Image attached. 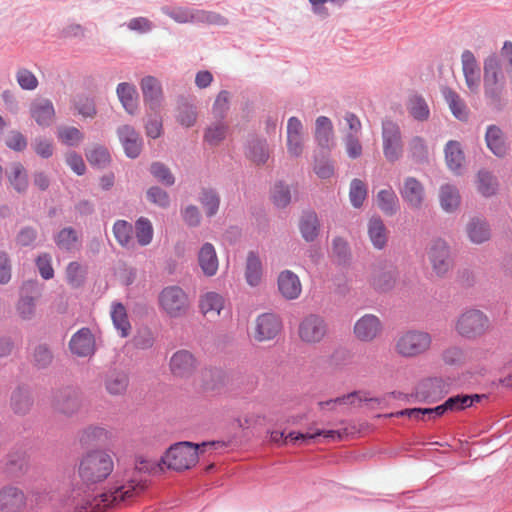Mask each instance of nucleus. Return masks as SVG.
Segmentation results:
<instances>
[{"mask_svg":"<svg viewBox=\"0 0 512 512\" xmlns=\"http://www.w3.org/2000/svg\"><path fill=\"white\" fill-rule=\"evenodd\" d=\"M220 441H204L196 444L189 441L177 442L171 445L160 461L168 469L183 471L195 466L199 460V454L203 453L206 447L218 448Z\"/></svg>","mask_w":512,"mask_h":512,"instance_id":"nucleus-1","label":"nucleus"},{"mask_svg":"<svg viewBox=\"0 0 512 512\" xmlns=\"http://www.w3.org/2000/svg\"><path fill=\"white\" fill-rule=\"evenodd\" d=\"M145 488L146 485L142 480L137 483L134 480H130L126 484H115L108 490L98 494L94 498L95 503L91 502L89 499L77 503L74 512H95L96 508H111L143 492Z\"/></svg>","mask_w":512,"mask_h":512,"instance_id":"nucleus-2","label":"nucleus"},{"mask_svg":"<svg viewBox=\"0 0 512 512\" xmlns=\"http://www.w3.org/2000/svg\"><path fill=\"white\" fill-rule=\"evenodd\" d=\"M114 463L110 454L103 450L87 452L79 464V476L86 484L104 481L113 471Z\"/></svg>","mask_w":512,"mask_h":512,"instance_id":"nucleus-3","label":"nucleus"},{"mask_svg":"<svg viewBox=\"0 0 512 512\" xmlns=\"http://www.w3.org/2000/svg\"><path fill=\"white\" fill-rule=\"evenodd\" d=\"M157 302L160 312L169 319L184 318L191 308L188 293L179 285H168L162 288Z\"/></svg>","mask_w":512,"mask_h":512,"instance_id":"nucleus-4","label":"nucleus"},{"mask_svg":"<svg viewBox=\"0 0 512 512\" xmlns=\"http://www.w3.org/2000/svg\"><path fill=\"white\" fill-rule=\"evenodd\" d=\"M489 327V318L478 309L466 310L456 323L458 334L466 339H476L482 336Z\"/></svg>","mask_w":512,"mask_h":512,"instance_id":"nucleus-5","label":"nucleus"},{"mask_svg":"<svg viewBox=\"0 0 512 512\" xmlns=\"http://www.w3.org/2000/svg\"><path fill=\"white\" fill-rule=\"evenodd\" d=\"M431 343L432 337L428 332L408 330L399 336L396 350L404 357H415L428 351Z\"/></svg>","mask_w":512,"mask_h":512,"instance_id":"nucleus-6","label":"nucleus"},{"mask_svg":"<svg viewBox=\"0 0 512 512\" xmlns=\"http://www.w3.org/2000/svg\"><path fill=\"white\" fill-rule=\"evenodd\" d=\"M381 136L385 159L390 163L397 162L403 154V141L400 126L390 119L383 120Z\"/></svg>","mask_w":512,"mask_h":512,"instance_id":"nucleus-7","label":"nucleus"},{"mask_svg":"<svg viewBox=\"0 0 512 512\" xmlns=\"http://www.w3.org/2000/svg\"><path fill=\"white\" fill-rule=\"evenodd\" d=\"M398 277L397 267L390 261L382 260L373 266L370 284L375 291L386 293L394 288Z\"/></svg>","mask_w":512,"mask_h":512,"instance_id":"nucleus-8","label":"nucleus"},{"mask_svg":"<svg viewBox=\"0 0 512 512\" xmlns=\"http://www.w3.org/2000/svg\"><path fill=\"white\" fill-rule=\"evenodd\" d=\"M282 329L283 322L278 314L261 313L255 319L254 339L258 342L274 340Z\"/></svg>","mask_w":512,"mask_h":512,"instance_id":"nucleus-9","label":"nucleus"},{"mask_svg":"<svg viewBox=\"0 0 512 512\" xmlns=\"http://www.w3.org/2000/svg\"><path fill=\"white\" fill-rule=\"evenodd\" d=\"M327 333V324L323 317L309 314L299 324L298 334L305 343H318Z\"/></svg>","mask_w":512,"mask_h":512,"instance_id":"nucleus-10","label":"nucleus"},{"mask_svg":"<svg viewBox=\"0 0 512 512\" xmlns=\"http://www.w3.org/2000/svg\"><path fill=\"white\" fill-rule=\"evenodd\" d=\"M116 133L125 156L129 159L139 157L143 149V139L139 132L133 126L125 124L119 126Z\"/></svg>","mask_w":512,"mask_h":512,"instance_id":"nucleus-11","label":"nucleus"},{"mask_svg":"<svg viewBox=\"0 0 512 512\" xmlns=\"http://www.w3.org/2000/svg\"><path fill=\"white\" fill-rule=\"evenodd\" d=\"M143 101L147 109L158 113L163 102V90L160 81L154 76H145L140 81Z\"/></svg>","mask_w":512,"mask_h":512,"instance_id":"nucleus-12","label":"nucleus"},{"mask_svg":"<svg viewBox=\"0 0 512 512\" xmlns=\"http://www.w3.org/2000/svg\"><path fill=\"white\" fill-rule=\"evenodd\" d=\"M434 272L438 276L445 275L452 266L450 248L443 239H435L428 252Z\"/></svg>","mask_w":512,"mask_h":512,"instance_id":"nucleus-13","label":"nucleus"},{"mask_svg":"<svg viewBox=\"0 0 512 512\" xmlns=\"http://www.w3.org/2000/svg\"><path fill=\"white\" fill-rule=\"evenodd\" d=\"M246 158L257 166H263L270 157L269 145L264 137L249 134L244 146Z\"/></svg>","mask_w":512,"mask_h":512,"instance_id":"nucleus-14","label":"nucleus"},{"mask_svg":"<svg viewBox=\"0 0 512 512\" xmlns=\"http://www.w3.org/2000/svg\"><path fill=\"white\" fill-rule=\"evenodd\" d=\"M29 115L39 127H50L55 118L53 102L47 98H35L29 105Z\"/></svg>","mask_w":512,"mask_h":512,"instance_id":"nucleus-15","label":"nucleus"},{"mask_svg":"<svg viewBox=\"0 0 512 512\" xmlns=\"http://www.w3.org/2000/svg\"><path fill=\"white\" fill-rule=\"evenodd\" d=\"M169 366L175 377L189 378L197 367V360L190 351L181 349L172 355Z\"/></svg>","mask_w":512,"mask_h":512,"instance_id":"nucleus-16","label":"nucleus"},{"mask_svg":"<svg viewBox=\"0 0 512 512\" xmlns=\"http://www.w3.org/2000/svg\"><path fill=\"white\" fill-rule=\"evenodd\" d=\"M485 143L489 151L497 158H505L510 150V145L503 130L495 124L486 128Z\"/></svg>","mask_w":512,"mask_h":512,"instance_id":"nucleus-17","label":"nucleus"},{"mask_svg":"<svg viewBox=\"0 0 512 512\" xmlns=\"http://www.w3.org/2000/svg\"><path fill=\"white\" fill-rule=\"evenodd\" d=\"M53 406L62 414H74L80 408L78 391L70 386L59 389L54 395Z\"/></svg>","mask_w":512,"mask_h":512,"instance_id":"nucleus-18","label":"nucleus"},{"mask_svg":"<svg viewBox=\"0 0 512 512\" xmlns=\"http://www.w3.org/2000/svg\"><path fill=\"white\" fill-rule=\"evenodd\" d=\"M69 349L72 354L78 357H88L95 352V340L88 327H82L75 332L70 341Z\"/></svg>","mask_w":512,"mask_h":512,"instance_id":"nucleus-19","label":"nucleus"},{"mask_svg":"<svg viewBox=\"0 0 512 512\" xmlns=\"http://www.w3.org/2000/svg\"><path fill=\"white\" fill-rule=\"evenodd\" d=\"M399 193L407 205L413 209H419L425 198V189L422 183L415 177L409 176L404 179Z\"/></svg>","mask_w":512,"mask_h":512,"instance_id":"nucleus-20","label":"nucleus"},{"mask_svg":"<svg viewBox=\"0 0 512 512\" xmlns=\"http://www.w3.org/2000/svg\"><path fill=\"white\" fill-rule=\"evenodd\" d=\"M26 498L22 490L5 486L0 490V512H22Z\"/></svg>","mask_w":512,"mask_h":512,"instance_id":"nucleus-21","label":"nucleus"},{"mask_svg":"<svg viewBox=\"0 0 512 512\" xmlns=\"http://www.w3.org/2000/svg\"><path fill=\"white\" fill-rule=\"evenodd\" d=\"M381 329L379 318L372 314H365L354 325V333L361 341L373 340Z\"/></svg>","mask_w":512,"mask_h":512,"instance_id":"nucleus-22","label":"nucleus"},{"mask_svg":"<svg viewBox=\"0 0 512 512\" xmlns=\"http://www.w3.org/2000/svg\"><path fill=\"white\" fill-rule=\"evenodd\" d=\"M278 290L287 300L298 298L302 291L299 277L291 270L280 272L277 280Z\"/></svg>","mask_w":512,"mask_h":512,"instance_id":"nucleus-23","label":"nucleus"},{"mask_svg":"<svg viewBox=\"0 0 512 512\" xmlns=\"http://www.w3.org/2000/svg\"><path fill=\"white\" fill-rule=\"evenodd\" d=\"M462 70L465 82L470 91L474 92L480 84V68L474 54L470 50H464L461 55Z\"/></svg>","mask_w":512,"mask_h":512,"instance_id":"nucleus-24","label":"nucleus"},{"mask_svg":"<svg viewBox=\"0 0 512 512\" xmlns=\"http://www.w3.org/2000/svg\"><path fill=\"white\" fill-rule=\"evenodd\" d=\"M299 231L306 242H313L320 232V221L313 210L303 211L299 220Z\"/></svg>","mask_w":512,"mask_h":512,"instance_id":"nucleus-25","label":"nucleus"},{"mask_svg":"<svg viewBox=\"0 0 512 512\" xmlns=\"http://www.w3.org/2000/svg\"><path fill=\"white\" fill-rule=\"evenodd\" d=\"M116 94L124 110L129 115H135L138 111V92L135 85L121 82L117 85Z\"/></svg>","mask_w":512,"mask_h":512,"instance_id":"nucleus-26","label":"nucleus"},{"mask_svg":"<svg viewBox=\"0 0 512 512\" xmlns=\"http://www.w3.org/2000/svg\"><path fill=\"white\" fill-rule=\"evenodd\" d=\"M34 400L28 386L21 385L13 390L10 406L17 415H26L33 406Z\"/></svg>","mask_w":512,"mask_h":512,"instance_id":"nucleus-27","label":"nucleus"},{"mask_svg":"<svg viewBox=\"0 0 512 512\" xmlns=\"http://www.w3.org/2000/svg\"><path fill=\"white\" fill-rule=\"evenodd\" d=\"M198 263L204 275L211 277L217 273L219 262L214 246L206 242L198 252Z\"/></svg>","mask_w":512,"mask_h":512,"instance_id":"nucleus-28","label":"nucleus"},{"mask_svg":"<svg viewBox=\"0 0 512 512\" xmlns=\"http://www.w3.org/2000/svg\"><path fill=\"white\" fill-rule=\"evenodd\" d=\"M444 381L439 377L424 379L417 387V394L426 402L436 401L442 397Z\"/></svg>","mask_w":512,"mask_h":512,"instance_id":"nucleus-29","label":"nucleus"},{"mask_svg":"<svg viewBox=\"0 0 512 512\" xmlns=\"http://www.w3.org/2000/svg\"><path fill=\"white\" fill-rule=\"evenodd\" d=\"M469 240L474 244H482L491 237V229L489 223L480 217H473L466 227Z\"/></svg>","mask_w":512,"mask_h":512,"instance_id":"nucleus-30","label":"nucleus"},{"mask_svg":"<svg viewBox=\"0 0 512 512\" xmlns=\"http://www.w3.org/2000/svg\"><path fill=\"white\" fill-rule=\"evenodd\" d=\"M368 236L374 248L382 250L387 245V228L380 216H372L368 221Z\"/></svg>","mask_w":512,"mask_h":512,"instance_id":"nucleus-31","label":"nucleus"},{"mask_svg":"<svg viewBox=\"0 0 512 512\" xmlns=\"http://www.w3.org/2000/svg\"><path fill=\"white\" fill-rule=\"evenodd\" d=\"M198 201L205 211L208 218L214 217L220 208L221 198L219 192L212 187H202L198 196Z\"/></svg>","mask_w":512,"mask_h":512,"instance_id":"nucleus-32","label":"nucleus"},{"mask_svg":"<svg viewBox=\"0 0 512 512\" xmlns=\"http://www.w3.org/2000/svg\"><path fill=\"white\" fill-rule=\"evenodd\" d=\"M376 204L386 216H394L400 209L399 199L391 187L377 192Z\"/></svg>","mask_w":512,"mask_h":512,"instance_id":"nucleus-33","label":"nucleus"},{"mask_svg":"<svg viewBox=\"0 0 512 512\" xmlns=\"http://www.w3.org/2000/svg\"><path fill=\"white\" fill-rule=\"evenodd\" d=\"M333 140V124L330 118L319 116L315 122V141L322 149L330 150Z\"/></svg>","mask_w":512,"mask_h":512,"instance_id":"nucleus-34","label":"nucleus"},{"mask_svg":"<svg viewBox=\"0 0 512 512\" xmlns=\"http://www.w3.org/2000/svg\"><path fill=\"white\" fill-rule=\"evenodd\" d=\"M263 266L258 252L249 251L246 258L245 279L248 285L256 287L261 282Z\"/></svg>","mask_w":512,"mask_h":512,"instance_id":"nucleus-35","label":"nucleus"},{"mask_svg":"<svg viewBox=\"0 0 512 512\" xmlns=\"http://www.w3.org/2000/svg\"><path fill=\"white\" fill-rule=\"evenodd\" d=\"M111 319L120 337L126 338L131 332V324L125 306L121 302H114L111 308Z\"/></svg>","mask_w":512,"mask_h":512,"instance_id":"nucleus-36","label":"nucleus"},{"mask_svg":"<svg viewBox=\"0 0 512 512\" xmlns=\"http://www.w3.org/2000/svg\"><path fill=\"white\" fill-rule=\"evenodd\" d=\"M483 83H505L498 56L493 53L484 60Z\"/></svg>","mask_w":512,"mask_h":512,"instance_id":"nucleus-37","label":"nucleus"},{"mask_svg":"<svg viewBox=\"0 0 512 512\" xmlns=\"http://www.w3.org/2000/svg\"><path fill=\"white\" fill-rule=\"evenodd\" d=\"M444 153L449 169L456 174H460L465 159L461 144L455 140L448 141L445 145Z\"/></svg>","mask_w":512,"mask_h":512,"instance_id":"nucleus-38","label":"nucleus"},{"mask_svg":"<svg viewBox=\"0 0 512 512\" xmlns=\"http://www.w3.org/2000/svg\"><path fill=\"white\" fill-rule=\"evenodd\" d=\"M483 87L487 105L495 111H502L506 105V102L502 97L505 83H483Z\"/></svg>","mask_w":512,"mask_h":512,"instance_id":"nucleus-39","label":"nucleus"},{"mask_svg":"<svg viewBox=\"0 0 512 512\" xmlns=\"http://www.w3.org/2000/svg\"><path fill=\"white\" fill-rule=\"evenodd\" d=\"M443 95L453 116L460 121H467L469 118V110L461 97L450 88H445Z\"/></svg>","mask_w":512,"mask_h":512,"instance_id":"nucleus-40","label":"nucleus"},{"mask_svg":"<svg viewBox=\"0 0 512 512\" xmlns=\"http://www.w3.org/2000/svg\"><path fill=\"white\" fill-rule=\"evenodd\" d=\"M440 205L447 213L454 212L460 205V195L458 189L451 184H444L439 191Z\"/></svg>","mask_w":512,"mask_h":512,"instance_id":"nucleus-41","label":"nucleus"},{"mask_svg":"<svg viewBox=\"0 0 512 512\" xmlns=\"http://www.w3.org/2000/svg\"><path fill=\"white\" fill-rule=\"evenodd\" d=\"M203 388L207 391L219 392L227 383V375L220 368H210L203 372Z\"/></svg>","mask_w":512,"mask_h":512,"instance_id":"nucleus-42","label":"nucleus"},{"mask_svg":"<svg viewBox=\"0 0 512 512\" xmlns=\"http://www.w3.org/2000/svg\"><path fill=\"white\" fill-rule=\"evenodd\" d=\"M7 178L17 193L25 194L27 192L29 187L28 174L21 163L18 162L12 165Z\"/></svg>","mask_w":512,"mask_h":512,"instance_id":"nucleus-43","label":"nucleus"},{"mask_svg":"<svg viewBox=\"0 0 512 512\" xmlns=\"http://www.w3.org/2000/svg\"><path fill=\"white\" fill-rule=\"evenodd\" d=\"M129 384L128 375L120 371H110L105 379L106 390L112 395L125 393Z\"/></svg>","mask_w":512,"mask_h":512,"instance_id":"nucleus-44","label":"nucleus"},{"mask_svg":"<svg viewBox=\"0 0 512 512\" xmlns=\"http://www.w3.org/2000/svg\"><path fill=\"white\" fill-rule=\"evenodd\" d=\"M477 189L484 197H491L496 194L498 180L492 172L481 169L477 173Z\"/></svg>","mask_w":512,"mask_h":512,"instance_id":"nucleus-45","label":"nucleus"},{"mask_svg":"<svg viewBox=\"0 0 512 512\" xmlns=\"http://www.w3.org/2000/svg\"><path fill=\"white\" fill-rule=\"evenodd\" d=\"M177 121L184 127H192L196 123L197 112L195 106L185 97L178 100Z\"/></svg>","mask_w":512,"mask_h":512,"instance_id":"nucleus-46","label":"nucleus"},{"mask_svg":"<svg viewBox=\"0 0 512 512\" xmlns=\"http://www.w3.org/2000/svg\"><path fill=\"white\" fill-rule=\"evenodd\" d=\"M224 298L216 292H207L204 294L199 302L200 311L207 315L209 313H215L220 315L221 310L224 308Z\"/></svg>","mask_w":512,"mask_h":512,"instance_id":"nucleus-47","label":"nucleus"},{"mask_svg":"<svg viewBox=\"0 0 512 512\" xmlns=\"http://www.w3.org/2000/svg\"><path fill=\"white\" fill-rule=\"evenodd\" d=\"M53 358L54 356L50 347L45 343L36 345L31 352L32 364L38 370L48 368L51 365Z\"/></svg>","mask_w":512,"mask_h":512,"instance_id":"nucleus-48","label":"nucleus"},{"mask_svg":"<svg viewBox=\"0 0 512 512\" xmlns=\"http://www.w3.org/2000/svg\"><path fill=\"white\" fill-rule=\"evenodd\" d=\"M408 153L413 162L423 164L428 161V146L423 137L414 136L408 143Z\"/></svg>","mask_w":512,"mask_h":512,"instance_id":"nucleus-49","label":"nucleus"},{"mask_svg":"<svg viewBox=\"0 0 512 512\" xmlns=\"http://www.w3.org/2000/svg\"><path fill=\"white\" fill-rule=\"evenodd\" d=\"M78 240L77 232L73 227H65L54 236L56 246L67 252L76 248Z\"/></svg>","mask_w":512,"mask_h":512,"instance_id":"nucleus-50","label":"nucleus"},{"mask_svg":"<svg viewBox=\"0 0 512 512\" xmlns=\"http://www.w3.org/2000/svg\"><path fill=\"white\" fill-rule=\"evenodd\" d=\"M408 112L416 121H426L430 117V109L421 95H414L408 104Z\"/></svg>","mask_w":512,"mask_h":512,"instance_id":"nucleus-51","label":"nucleus"},{"mask_svg":"<svg viewBox=\"0 0 512 512\" xmlns=\"http://www.w3.org/2000/svg\"><path fill=\"white\" fill-rule=\"evenodd\" d=\"M150 174L162 185L171 187L175 184V176L170 168L160 161H154L149 167Z\"/></svg>","mask_w":512,"mask_h":512,"instance_id":"nucleus-52","label":"nucleus"},{"mask_svg":"<svg viewBox=\"0 0 512 512\" xmlns=\"http://www.w3.org/2000/svg\"><path fill=\"white\" fill-rule=\"evenodd\" d=\"M271 200L277 208H285L291 202V189L284 181H277L271 190Z\"/></svg>","mask_w":512,"mask_h":512,"instance_id":"nucleus-53","label":"nucleus"},{"mask_svg":"<svg viewBox=\"0 0 512 512\" xmlns=\"http://www.w3.org/2000/svg\"><path fill=\"white\" fill-rule=\"evenodd\" d=\"M113 234L120 246L129 248L132 244L133 227L126 220H117L113 224Z\"/></svg>","mask_w":512,"mask_h":512,"instance_id":"nucleus-54","label":"nucleus"},{"mask_svg":"<svg viewBox=\"0 0 512 512\" xmlns=\"http://www.w3.org/2000/svg\"><path fill=\"white\" fill-rule=\"evenodd\" d=\"M85 155L89 164L97 169H104L111 162V156L108 149L101 145L87 151Z\"/></svg>","mask_w":512,"mask_h":512,"instance_id":"nucleus-55","label":"nucleus"},{"mask_svg":"<svg viewBox=\"0 0 512 512\" xmlns=\"http://www.w3.org/2000/svg\"><path fill=\"white\" fill-rule=\"evenodd\" d=\"M153 233V226L148 218L140 217L135 222L136 239L140 246L149 245L153 239Z\"/></svg>","mask_w":512,"mask_h":512,"instance_id":"nucleus-56","label":"nucleus"},{"mask_svg":"<svg viewBox=\"0 0 512 512\" xmlns=\"http://www.w3.org/2000/svg\"><path fill=\"white\" fill-rule=\"evenodd\" d=\"M58 139L69 147L78 146L84 139V134L74 126H62L57 131Z\"/></svg>","mask_w":512,"mask_h":512,"instance_id":"nucleus-57","label":"nucleus"},{"mask_svg":"<svg viewBox=\"0 0 512 512\" xmlns=\"http://www.w3.org/2000/svg\"><path fill=\"white\" fill-rule=\"evenodd\" d=\"M367 197V186L360 179H353L350 183L349 198L354 208L362 207Z\"/></svg>","mask_w":512,"mask_h":512,"instance_id":"nucleus-58","label":"nucleus"},{"mask_svg":"<svg viewBox=\"0 0 512 512\" xmlns=\"http://www.w3.org/2000/svg\"><path fill=\"white\" fill-rule=\"evenodd\" d=\"M319 436H323L332 440L341 439L340 432L337 430H317L313 434L291 431L288 434V438H290L293 443L298 441L305 442L307 440L315 439Z\"/></svg>","mask_w":512,"mask_h":512,"instance_id":"nucleus-59","label":"nucleus"},{"mask_svg":"<svg viewBox=\"0 0 512 512\" xmlns=\"http://www.w3.org/2000/svg\"><path fill=\"white\" fill-rule=\"evenodd\" d=\"M146 199L148 202L162 209H167L171 204L168 192L156 185L148 188L146 191Z\"/></svg>","mask_w":512,"mask_h":512,"instance_id":"nucleus-60","label":"nucleus"},{"mask_svg":"<svg viewBox=\"0 0 512 512\" xmlns=\"http://www.w3.org/2000/svg\"><path fill=\"white\" fill-rule=\"evenodd\" d=\"M73 105L78 114L84 117H92L96 114V108L93 99L84 94L77 95L73 100Z\"/></svg>","mask_w":512,"mask_h":512,"instance_id":"nucleus-61","label":"nucleus"},{"mask_svg":"<svg viewBox=\"0 0 512 512\" xmlns=\"http://www.w3.org/2000/svg\"><path fill=\"white\" fill-rule=\"evenodd\" d=\"M84 269L77 261L70 262L66 267V277L68 283L73 287L81 286L85 281Z\"/></svg>","mask_w":512,"mask_h":512,"instance_id":"nucleus-62","label":"nucleus"},{"mask_svg":"<svg viewBox=\"0 0 512 512\" xmlns=\"http://www.w3.org/2000/svg\"><path fill=\"white\" fill-rule=\"evenodd\" d=\"M5 145L15 152H22L27 148L28 141L20 131L11 130L5 140Z\"/></svg>","mask_w":512,"mask_h":512,"instance_id":"nucleus-63","label":"nucleus"},{"mask_svg":"<svg viewBox=\"0 0 512 512\" xmlns=\"http://www.w3.org/2000/svg\"><path fill=\"white\" fill-rule=\"evenodd\" d=\"M34 152L43 159H48L53 155L54 147L51 140L38 136L32 142Z\"/></svg>","mask_w":512,"mask_h":512,"instance_id":"nucleus-64","label":"nucleus"}]
</instances>
